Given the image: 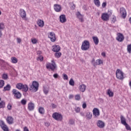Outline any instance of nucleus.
Masks as SVG:
<instances>
[{
	"label": "nucleus",
	"mask_w": 131,
	"mask_h": 131,
	"mask_svg": "<svg viewBox=\"0 0 131 131\" xmlns=\"http://www.w3.org/2000/svg\"><path fill=\"white\" fill-rule=\"evenodd\" d=\"M52 117L57 121H62L63 120V116L61 114L54 113L52 114Z\"/></svg>",
	"instance_id": "nucleus-4"
},
{
	"label": "nucleus",
	"mask_w": 131,
	"mask_h": 131,
	"mask_svg": "<svg viewBox=\"0 0 131 131\" xmlns=\"http://www.w3.org/2000/svg\"><path fill=\"white\" fill-rule=\"evenodd\" d=\"M23 84L22 83H18L16 84V88L18 90H22Z\"/></svg>",
	"instance_id": "nucleus-29"
},
{
	"label": "nucleus",
	"mask_w": 131,
	"mask_h": 131,
	"mask_svg": "<svg viewBox=\"0 0 131 131\" xmlns=\"http://www.w3.org/2000/svg\"><path fill=\"white\" fill-rule=\"evenodd\" d=\"M60 22L61 23H65L67 19H66V15L64 14H62L59 16Z\"/></svg>",
	"instance_id": "nucleus-15"
},
{
	"label": "nucleus",
	"mask_w": 131,
	"mask_h": 131,
	"mask_svg": "<svg viewBox=\"0 0 131 131\" xmlns=\"http://www.w3.org/2000/svg\"><path fill=\"white\" fill-rule=\"evenodd\" d=\"M5 29V24L3 23H0V30H4Z\"/></svg>",
	"instance_id": "nucleus-39"
},
{
	"label": "nucleus",
	"mask_w": 131,
	"mask_h": 131,
	"mask_svg": "<svg viewBox=\"0 0 131 131\" xmlns=\"http://www.w3.org/2000/svg\"><path fill=\"white\" fill-rule=\"evenodd\" d=\"M73 97H74L73 96V95H70L69 96V99H73Z\"/></svg>",
	"instance_id": "nucleus-59"
},
{
	"label": "nucleus",
	"mask_w": 131,
	"mask_h": 131,
	"mask_svg": "<svg viewBox=\"0 0 131 131\" xmlns=\"http://www.w3.org/2000/svg\"><path fill=\"white\" fill-rule=\"evenodd\" d=\"M43 91L45 95H48L49 93V90H48L47 88H44Z\"/></svg>",
	"instance_id": "nucleus-48"
},
{
	"label": "nucleus",
	"mask_w": 131,
	"mask_h": 131,
	"mask_svg": "<svg viewBox=\"0 0 131 131\" xmlns=\"http://www.w3.org/2000/svg\"><path fill=\"white\" fill-rule=\"evenodd\" d=\"M92 38L95 45H96V46L98 45L99 44V38H98V37L93 36Z\"/></svg>",
	"instance_id": "nucleus-26"
},
{
	"label": "nucleus",
	"mask_w": 131,
	"mask_h": 131,
	"mask_svg": "<svg viewBox=\"0 0 131 131\" xmlns=\"http://www.w3.org/2000/svg\"><path fill=\"white\" fill-rule=\"evenodd\" d=\"M120 14L124 19L126 17V11L124 8H121L120 9Z\"/></svg>",
	"instance_id": "nucleus-8"
},
{
	"label": "nucleus",
	"mask_w": 131,
	"mask_h": 131,
	"mask_svg": "<svg viewBox=\"0 0 131 131\" xmlns=\"http://www.w3.org/2000/svg\"><path fill=\"white\" fill-rule=\"evenodd\" d=\"M23 92H25V93H26L28 91V85L26 84H23L22 89Z\"/></svg>",
	"instance_id": "nucleus-27"
},
{
	"label": "nucleus",
	"mask_w": 131,
	"mask_h": 131,
	"mask_svg": "<svg viewBox=\"0 0 131 131\" xmlns=\"http://www.w3.org/2000/svg\"><path fill=\"white\" fill-rule=\"evenodd\" d=\"M6 121L8 124H13L14 123V118L12 116H7Z\"/></svg>",
	"instance_id": "nucleus-13"
},
{
	"label": "nucleus",
	"mask_w": 131,
	"mask_h": 131,
	"mask_svg": "<svg viewBox=\"0 0 131 131\" xmlns=\"http://www.w3.org/2000/svg\"><path fill=\"white\" fill-rule=\"evenodd\" d=\"M62 78L64 80H68V76L66 74H63Z\"/></svg>",
	"instance_id": "nucleus-38"
},
{
	"label": "nucleus",
	"mask_w": 131,
	"mask_h": 131,
	"mask_svg": "<svg viewBox=\"0 0 131 131\" xmlns=\"http://www.w3.org/2000/svg\"><path fill=\"white\" fill-rule=\"evenodd\" d=\"M101 55L103 56V57H106V53H105V52H102L101 53Z\"/></svg>",
	"instance_id": "nucleus-60"
},
{
	"label": "nucleus",
	"mask_w": 131,
	"mask_h": 131,
	"mask_svg": "<svg viewBox=\"0 0 131 131\" xmlns=\"http://www.w3.org/2000/svg\"><path fill=\"white\" fill-rule=\"evenodd\" d=\"M120 120L121 123H122V124H123V125L126 124V119H125V118H124V117H123V116H120Z\"/></svg>",
	"instance_id": "nucleus-22"
},
{
	"label": "nucleus",
	"mask_w": 131,
	"mask_h": 131,
	"mask_svg": "<svg viewBox=\"0 0 131 131\" xmlns=\"http://www.w3.org/2000/svg\"><path fill=\"white\" fill-rule=\"evenodd\" d=\"M75 100H76L77 101H79V100H80V95H76L75 96Z\"/></svg>",
	"instance_id": "nucleus-46"
},
{
	"label": "nucleus",
	"mask_w": 131,
	"mask_h": 131,
	"mask_svg": "<svg viewBox=\"0 0 131 131\" xmlns=\"http://www.w3.org/2000/svg\"><path fill=\"white\" fill-rule=\"evenodd\" d=\"M75 111L76 112V113H79L80 112V107H76L75 109Z\"/></svg>",
	"instance_id": "nucleus-49"
},
{
	"label": "nucleus",
	"mask_w": 131,
	"mask_h": 131,
	"mask_svg": "<svg viewBox=\"0 0 131 131\" xmlns=\"http://www.w3.org/2000/svg\"><path fill=\"white\" fill-rule=\"evenodd\" d=\"M45 126L49 127L50 126V123L49 122H45Z\"/></svg>",
	"instance_id": "nucleus-56"
},
{
	"label": "nucleus",
	"mask_w": 131,
	"mask_h": 131,
	"mask_svg": "<svg viewBox=\"0 0 131 131\" xmlns=\"http://www.w3.org/2000/svg\"><path fill=\"white\" fill-rule=\"evenodd\" d=\"M6 107V102L4 101H1L0 102V109L2 108H5Z\"/></svg>",
	"instance_id": "nucleus-31"
},
{
	"label": "nucleus",
	"mask_w": 131,
	"mask_h": 131,
	"mask_svg": "<svg viewBox=\"0 0 131 131\" xmlns=\"http://www.w3.org/2000/svg\"><path fill=\"white\" fill-rule=\"evenodd\" d=\"M129 22H130V24H131V17L129 18Z\"/></svg>",
	"instance_id": "nucleus-64"
},
{
	"label": "nucleus",
	"mask_w": 131,
	"mask_h": 131,
	"mask_svg": "<svg viewBox=\"0 0 131 131\" xmlns=\"http://www.w3.org/2000/svg\"><path fill=\"white\" fill-rule=\"evenodd\" d=\"M82 51H88L90 49V41L85 40L82 43V46L81 47Z\"/></svg>",
	"instance_id": "nucleus-2"
},
{
	"label": "nucleus",
	"mask_w": 131,
	"mask_h": 131,
	"mask_svg": "<svg viewBox=\"0 0 131 131\" xmlns=\"http://www.w3.org/2000/svg\"><path fill=\"white\" fill-rule=\"evenodd\" d=\"M54 9L55 12H61L62 10V7H61V6L58 4H55L54 5Z\"/></svg>",
	"instance_id": "nucleus-14"
},
{
	"label": "nucleus",
	"mask_w": 131,
	"mask_h": 131,
	"mask_svg": "<svg viewBox=\"0 0 131 131\" xmlns=\"http://www.w3.org/2000/svg\"><path fill=\"white\" fill-rule=\"evenodd\" d=\"M52 48L53 52H54L55 53H58L61 50V47H60L59 45H53Z\"/></svg>",
	"instance_id": "nucleus-11"
},
{
	"label": "nucleus",
	"mask_w": 131,
	"mask_h": 131,
	"mask_svg": "<svg viewBox=\"0 0 131 131\" xmlns=\"http://www.w3.org/2000/svg\"><path fill=\"white\" fill-rule=\"evenodd\" d=\"M12 95H13L14 98L17 99H21L22 94L16 89H13L12 91Z\"/></svg>",
	"instance_id": "nucleus-5"
},
{
	"label": "nucleus",
	"mask_w": 131,
	"mask_h": 131,
	"mask_svg": "<svg viewBox=\"0 0 131 131\" xmlns=\"http://www.w3.org/2000/svg\"><path fill=\"white\" fill-rule=\"evenodd\" d=\"M117 36H118L116 37V39L118 40V41H119L120 42L123 41L124 37L122 34L118 33Z\"/></svg>",
	"instance_id": "nucleus-9"
},
{
	"label": "nucleus",
	"mask_w": 131,
	"mask_h": 131,
	"mask_svg": "<svg viewBox=\"0 0 131 131\" xmlns=\"http://www.w3.org/2000/svg\"><path fill=\"white\" fill-rule=\"evenodd\" d=\"M55 56L56 58H60L61 56H62V53H61V52H59V53L56 52L55 54Z\"/></svg>",
	"instance_id": "nucleus-37"
},
{
	"label": "nucleus",
	"mask_w": 131,
	"mask_h": 131,
	"mask_svg": "<svg viewBox=\"0 0 131 131\" xmlns=\"http://www.w3.org/2000/svg\"><path fill=\"white\" fill-rule=\"evenodd\" d=\"M95 62H95V59H93V60H92V62H91L92 64L93 65H94V63H95Z\"/></svg>",
	"instance_id": "nucleus-62"
},
{
	"label": "nucleus",
	"mask_w": 131,
	"mask_h": 131,
	"mask_svg": "<svg viewBox=\"0 0 131 131\" xmlns=\"http://www.w3.org/2000/svg\"><path fill=\"white\" fill-rule=\"evenodd\" d=\"M107 95H108V97H113L114 93L111 91L110 89L107 90Z\"/></svg>",
	"instance_id": "nucleus-30"
},
{
	"label": "nucleus",
	"mask_w": 131,
	"mask_h": 131,
	"mask_svg": "<svg viewBox=\"0 0 131 131\" xmlns=\"http://www.w3.org/2000/svg\"><path fill=\"white\" fill-rule=\"evenodd\" d=\"M69 84L70 85H72V86L74 85V80H73V79H71L70 80Z\"/></svg>",
	"instance_id": "nucleus-40"
},
{
	"label": "nucleus",
	"mask_w": 131,
	"mask_h": 131,
	"mask_svg": "<svg viewBox=\"0 0 131 131\" xmlns=\"http://www.w3.org/2000/svg\"><path fill=\"white\" fill-rule=\"evenodd\" d=\"M93 115H94L95 117H98V116L100 115V111H99V109L97 108H95L94 109H93Z\"/></svg>",
	"instance_id": "nucleus-17"
},
{
	"label": "nucleus",
	"mask_w": 131,
	"mask_h": 131,
	"mask_svg": "<svg viewBox=\"0 0 131 131\" xmlns=\"http://www.w3.org/2000/svg\"><path fill=\"white\" fill-rule=\"evenodd\" d=\"M19 15L21 18H26V12L24 9H20L19 10Z\"/></svg>",
	"instance_id": "nucleus-16"
},
{
	"label": "nucleus",
	"mask_w": 131,
	"mask_h": 131,
	"mask_svg": "<svg viewBox=\"0 0 131 131\" xmlns=\"http://www.w3.org/2000/svg\"><path fill=\"white\" fill-rule=\"evenodd\" d=\"M97 126L98 127H100V128H103V127L105 126V123L101 120H98L97 122Z\"/></svg>",
	"instance_id": "nucleus-19"
},
{
	"label": "nucleus",
	"mask_w": 131,
	"mask_h": 131,
	"mask_svg": "<svg viewBox=\"0 0 131 131\" xmlns=\"http://www.w3.org/2000/svg\"><path fill=\"white\" fill-rule=\"evenodd\" d=\"M2 77L3 79H5V80L8 79V75L6 74H4L3 75Z\"/></svg>",
	"instance_id": "nucleus-47"
},
{
	"label": "nucleus",
	"mask_w": 131,
	"mask_h": 131,
	"mask_svg": "<svg viewBox=\"0 0 131 131\" xmlns=\"http://www.w3.org/2000/svg\"><path fill=\"white\" fill-rule=\"evenodd\" d=\"M51 105L52 106V108H56V105H55V104L52 103V104H51Z\"/></svg>",
	"instance_id": "nucleus-61"
},
{
	"label": "nucleus",
	"mask_w": 131,
	"mask_h": 131,
	"mask_svg": "<svg viewBox=\"0 0 131 131\" xmlns=\"http://www.w3.org/2000/svg\"><path fill=\"white\" fill-rule=\"evenodd\" d=\"M74 123H75L74 120H73V119H70V120H69V124L70 125H73V124H74Z\"/></svg>",
	"instance_id": "nucleus-43"
},
{
	"label": "nucleus",
	"mask_w": 131,
	"mask_h": 131,
	"mask_svg": "<svg viewBox=\"0 0 131 131\" xmlns=\"http://www.w3.org/2000/svg\"><path fill=\"white\" fill-rule=\"evenodd\" d=\"M127 52L130 54L131 53V44L127 45Z\"/></svg>",
	"instance_id": "nucleus-44"
},
{
	"label": "nucleus",
	"mask_w": 131,
	"mask_h": 131,
	"mask_svg": "<svg viewBox=\"0 0 131 131\" xmlns=\"http://www.w3.org/2000/svg\"><path fill=\"white\" fill-rule=\"evenodd\" d=\"M53 77L54 78H58V77H59V74H58L57 73H55L53 75Z\"/></svg>",
	"instance_id": "nucleus-51"
},
{
	"label": "nucleus",
	"mask_w": 131,
	"mask_h": 131,
	"mask_svg": "<svg viewBox=\"0 0 131 131\" xmlns=\"http://www.w3.org/2000/svg\"><path fill=\"white\" fill-rule=\"evenodd\" d=\"M77 17L78 18V19L80 20V22H83V18L82 17V15L80 14V12H78L76 14Z\"/></svg>",
	"instance_id": "nucleus-23"
},
{
	"label": "nucleus",
	"mask_w": 131,
	"mask_h": 131,
	"mask_svg": "<svg viewBox=\"0 0 131 131\" xmlns=\"http://www.w3.org/2000/svg\"><path fill=\"white\" fill-rule=\"evenodd\" d=\"M38 82H37L36 81H33L32 84H30V91H32V92H33V93L37 92V91L38 90Z\"/></svg>",
	"instance_id": "nucleus-1"
},
{
	"label": "nucleus",
	"mask_w": 131,
	"mask_h": 131,
	"mask_svg": "<svg viewBox=\"0 0 131 131\" xmlns=\"http://www.w3.org/2000/svg\"><path fill=\"white\" fill-rule=\"evenodd\" d=\"M82 108L85 109L86 108V103L85 102L83 103L82 104Z\"/></svg>",
	"instance_id": "nucleus-54"
},
{
	"label": "nucleus",
	"mask_w": 131,
	"mask_h": 131,
	"mask_svg": "<svg viewBox=\"0 0 131 131\" xmlns=\"http://www.w3.org/2000/svg\"><path fill=\"white\" fill-rule=\"evenodd\" d=\"M103 63V60L101 59H97L96 60L95 62L93 63V66L96 67L97 65H101V64Z\"/></svg>",
	"instance_id": "nucleus-20"
},
{
	"label": "nucleus",
	"mask_w": 131,
	"mask_h": 131,
	"mask_svg": "<svg viewBox=\"0 0 131 131\" xmlns=\"http://www.w3.org/2000/svg\"><path fill=\"white\" fill-rule=\"evenodd\" d=\"M94 2L95 6L97 7H100V6H101V3H100L99 0H94Z\"/></svg>",
	"instance_id": "nucleus-33"
},
{
	"label": "nucleus",
	"mask_w": 131,
	"mask_h": 131,
	"mask_svg": "<svg viewBox=\"0 0 131 131\" xmlns=\"http://www.w3.org/2000/svg\"><path fill=\"white\" fill-rule=\"evenodd\" d=\"M37 60H39L40 62H42V61H43V56L41 55H39L37 58Z\"/></svg>",
	"instance_id": "nucleus-41"
},
{
	"label": "nucleus",
	"mask_w": 131,
	"mask_h": 131,
	"mask_svg": "<svg viewBox=\"0 0 131 131\" xmlns=\"http://www.w3.org/2000/svg\"><path fill=\"white\" fill-rule=\"evenodd\" d=\"M102 8H105L106 6H107V3L106 2H103L102 4Z\"/></svg>",
	"instance_id": "nucleus-55"
},
{
	"label": "nucleus",
	"mask_w": 131,
	"mask_h": 131,
	"mask_svg": "<svg viewBox=\"0 0 131 131\" xmlns=\"http://www.w3.org/2000/svg\"><path fill=\"white\" fill-rule=\"evenodd\" d=\"M85 116H86V119H88V120H90V119H92L93 114H92V113L89 112L86 113Z\"/></svg>",
	"instance_id": "nucleus-25"
},
{
	"label": "nucleus",
	"mask_w": 131,
	"mask_h": 131,
	"mask_svg": "<svg viewBox=\"0 0 131 131\" xmlns=\"http://www.w3.org/2000/svg\"><path fill=\"white\" fill-rule=\"evenodd\" d=\"M37 24H38L39 27H43V26H45V22L41 19H39L37 21Z\"/></svg>",
	"instance_id": "nucleus-21"
},
{
	"label": "nucleus",
	"mask_w": 131,
	"mask_h": 131,
	"mask_svg": "<svg viewBox=\"0 0 131 131\" xmlns=\"http://www.w3.org/2000/svg\"><path fill=\"white\" fill-rule=\"evenodd\" d=\"M52 62L53 63L49 62L46 64V68L47 69H51L52 71H55V69L57 68V65H56V63L54 62V60H52Z\"/></svg>",
	"instance_id": "nucleus-3"
},
{
	"label": "nucleus",
	"mask_w": 131,
	"mask_h": 131,
	"mask_svg": "<svg viewBox=\"0 0 131 131\" xmlns=\"http://www.w3.org/2000/svg\"><path fill=\"white\" fill-rule=\"evenodd\" d=\"M80 114L81 116L84 117L85 116V115L84 114V113H83V112L80 113Z\"/></svg>",
	"instance_id": "nucleus-58"
},
{
	"label": "nucleus",
	"mask_w": 131,
	"mask_h": 131,
	"mask_svg": "<svg viewBox=\"0 0 131 131\" xmlns=\"http://www.w3.org/2000/svg\"><path fill=\"white\" fill-rule=\"evenodd\" d=\"M11 62H12V63L15 64V63H17V62H18V59H17V58H16V57H12L11 58Z\"/></svg>",
	"instance_id": "nucleus-34"
},
{
	"label": "nucleus",
	"mask_w": 131,
	"mask_h": 131,
	"mask_svg": "<svg viewBox=\"0 0 131 131\" xmlns=\"http://www.w3.org/2000/svg\"><path fill=\"white\" fill-rule=\"evenodd\" d=\"M28 109L29 110V111H32L34 110V103L32 102L29 103Z\"/></svg>",
	"instance_id": "nucleus-18"
},
{
	"label": "nucleus",
	"mask_w": 131,
	"mask_h": 131,
	"mask_svg": "<svg viewBox=\"0 0 131 131\" xmlns=\"http://www.w3.org/2000/svg\"><path fill=\"white\" fill-rule=\"evenodd\" d=\"M0 126L1 128H2L3 130L9 131V128L8 127V126L5 124V122H4L3 120L0 121Z\"/></svg>",
	"instance_id": "nucleus-7"
},
{
	"label": "nucleus",
	"mask_w": 131,
	"mask_h": 131,
	"mask_svg": "<svg viewBox=\"0 0 131 131\" xmlns=\"http://www.w3.org/2000/svg\"><path fill=\"white\" fill-rule=\"evenodd\" d=\"M31 41L32 43H33L34 45H35V43L37 42V40H36V39L35 38H34L31 39Z\"/></svg>",
	"instance_id": "nucleus-50"
},
{
	"label": "nucleus",
	"mask_w": 131,
	"mask_h": 131,
	"mask_svg": "<svg viewBox=\"0 0 131 131\" xmlns=\"http://www.w3.org/2000/svg\"><path fill=\"white\" fill-rule=\"evenodd\" d=\"M17 41L18 43H20V42H21V39H20V38H17Z\"/></svg>",
	"instance_id": "nucleus-57"
},
{
	"label": "nucleus",
	"mask_w": 131,
	"mask_h": 131,
	"mask_svg": "<svg viewBox=\"0 0 131 131\" xmlns=\"http://www.w3.org/2000/svg\"><path fill=\"white\" fill-rule=\"evenodd\" d=\"M86 89V86H85L84 84H83L80 85L79 90L80 92L84 93V92H85Z\"/></svg>",
	"instance_id": "nucleus-24"
},
{
	"label": "nucleus",
	"mask_w": 131,
	"mask_h": 131,
	"mask_svg": "<svg viewBox=\"0 0 131 131\" xmlns=\"http://www.w3.org/2000/svg\"><path fill=\"white\" fill-rule=\"evenodd\" d=\"M116 22V16L112 15V23H115Z\"/></svg>",
	"instance_id": "nucleus-36"
},
{
	"label": "nucleus",
	"mask_w": 131,
	"mask_h": 131,
	"mask_svg": "<svg viewBox=\"0 0 131 131\" xmlns=\"http://www.w3.org/2000/svg\"><path fill=\"white\" fill-rule=\"evenodd\" d=\"M20 103L21 104H22V105H26V103H27V101H26V100L25 99H23L21 100Z\"/></svg>",
	"instance_id": "nucleus-45"
},
{
	"label": "nucleus",
	"mask_w": 131,
	"mask_h": 131,
	"mask_svg": "<svg viewBox=\"0 0 131 131\" xmlns=\"http://www.w3.org/2000/svg\"><path fill=\"white\" fill-rule=\"evenodd\" d=\"M5 85V81L4 80H0V89H2Z\"/></svg>",
	"instance_id": "nucleus-35"
},
{
	"label": "nucleus",
	"mask_w": 131,
	"mask_h": 131,
	"mask_svg": "<svg viewBox=\"0 0 131 131\" xmlns=\"http://www.w3.org/2000/svg\"><path fill=\"white\" fill-rule=\"evenodd\" d=\"M116 75L117 78L118 79H120V80H122L124 78L123 77V72L121 71L120 69H117L116 72Z\"/></svg>",
	"instance_id": "nucleus-6"
},
{
	"label": "nucleus",
	"mask_w": 131,
	"mask_h": 131,
	"mask_svg": "<svg viewBox=\"0 0 131 131\" xmlns=\"http://www.w3.org/2000/svg\"><path fill=\"white\" fill-rule=\"evenodd\" d=\"M7 108L8 110H12V105L8 104Z\"/></svg>",
	"instance_id": "nucleus-53"
},
{
	"label": "nucleus",
	"mask_w": 131,
	"mask_h": 131,
	"mask_svg": "<svg viewBox=\"0 0 131 131\" xmlns=\"http://www.w3.org/2000/svg\"><path fill=\"white\" fill-rule=\"evenodd\" d=\"M112 13H113L112 10H108V11L107 12V14L108 15L109 17H110V16H111V15H112Z\"/></svg>",
	"instance_id": "nucleus-52"
},
{
	"label": "nucleus",
	"mask_w": 131,
	"mask_h": 131,
	"mask_svg": "<svg viewBox=\"0 0 131 131\" xmlns=\"http://www.w3.org/2000/svg\"><path fill=\"white\" fill-rule=\"evenodd\" d=\"M48 37L50 38L51 41L53 42L56 41V36L55 35V33L50 32Z\"/></svg>",
	"instance_id": "nucleus-10"
},
{
	"label": "nucleus",
	"mask_w": 131,
	"mask_h": 131,
	"mask_svg": "<svg viewBox=\"0 0 131 131\" xmlns=\"http://www.w3.org/2000/svg\"><path fill=\"white\" fill-rule=\"evenodd\" d=\"M38 112L40 114H45V108L43 107H41L38 108Z\"/></svg>",
	"instance_id": "nucleus-32"
},
{
	"label": "nucleus",
	"mask_w": 131,
	"mask_h": 131,
	"mask_svg": "<svg viewBox=\"0 0 131 131\" xmlns=\"http://www.w3.org/2000/svg\"><path fill=\"white\" fill-rule=\"evenodd\" d=\"M73 9H75V5L73 4V6H72Z\"/></svg>",
	"instance_id": "nucleus-63"
},
{
	"label": "nucleus",
	"mask_w": 131,
	"mask_h": 131,
	"mask_svg": "<svg viewBox=\"0 0 131 131\" xmlns=\"http://www.w3.org/2000/svg\"><path fill=\"white\" fill-rule=\"evenodd\" d=\"M101 19L103 21H108L109 20V15H108V13H102L101 15Z\"/></svg>",
	"instance_id": "nucleus-12"
},
{
	"label": "nucleus",
	"mask_w": 131,
	"mask_h": 131,
	"mask_svg": "<svg viewBox=\"0 0 131 131\" xmlns=\"http://www.w3.org/2000/svg\"><path fill=\"white\" fill-rule=\"evenodd\" d=\"M124 125H125V126L126 127V129H127V130H131L130 126H129V125H128L127 123H126V124H125Z\"/></svg>",
	"instance_id": "nucleus-42"
},
{
	"label": "nucleus",
	"mask_w": 131,
	"mask_h": 131,
	"mask_svg": "<svg viewBox=\"0 0 131 131\" xmlns=\"http://www.w3.org/2000/svg\"><path fill=\"white\" fill-rule=\"evenodd\" d=\"M11 90V85L8 84L4 88L3 92H6V91H10Z\"/></svg>",
	"instance_id": "nucleus-28"
}]
</instances>
